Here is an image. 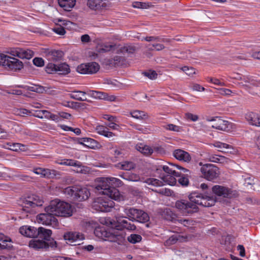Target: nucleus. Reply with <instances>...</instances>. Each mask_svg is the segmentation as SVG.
Masks as SVG:
<instances>
[{
    "label": "nucleus",
    "instance_id": "nucleus-55",
    "mask_svg": "<svg viewBox=\"0 0 260 260\" xmlns=\"http://www.w3.org/2000/svg\"><path fill=\"white\" fill-rule=\"evenodd\" d=\"M164 213L167 214V217H166V219L169 220H171L173 222H174V220L176 219L174 217H173V215H174L171 211H170L169 209H167L164 211Z\"/></svg>",
    "mask_w": 260,
    "mask_h": 260
},
{
    "label": "nucleus",
    "instance_id": "nucleus-3",
    "mask_svg": "<svg viewBox=\"0 0 260 260\" xmlns=\"http://www.w3.org/2000/svg\"><path fill=\"white\" fill-rule=\"evenodd\" d=\"M122 182L119 179L114 177H102L99 178V182L95 188L103 195H107L115 201H120L123 199V197L120 194L119 190L115 187L121 186Z\"/></svg>",
    "mask_w": 260,
    "mask_h": 260
},
{
    "label": "nucleus",
    "instance_id": "nucleus-4",
    "mask_svg": "<svg viewBox=\"0 0 260 260\" xmlns=\"http://www.w3.org/2000/svg\"><path fill=\"white\" fill-rule=\"evenodd\" d=\"M47 210L57 216L70 217L73 214L72 207L70 204L58 200L52 201L47 206Z\"/></svg>",
    "mask_w": 260,
    "mask_h": 260
},
{
    "label": "nucleus",
    "instance_id": "nucleus-35",
    "mask_svg": "<svg viewBox=\"0 0 260 260\" xmlns=\"http://www.w3.org/2000/svg\"><path fill=\"white\" fill-rule=\"evenodd\" d=\"M86 92L80 90H74L71 93L69 94V96L73 99L79 101H86V98H83L82 96H84Z\"/></svg>",
    "mask_w": 260,
    "mask_h": 260
},
{
    "label": "nucleus",
    "instance_id": "nucleus-7",
    "mask_svg": "<svg viewBox=\"0 0 260 260\" xmlns=\"http://www.w3.org/2000/svg\"><path fill=\"white\" fill-rule=\"evenodd\" d=\"M94 233L97 237L104 240L115 241H122L124 239L123 235L120 234L119 232H115L114 230L107 231L104 227L96 228Z\"/></svg>",
    "mask_w": 260,
    "mask_h": 260
},
{
    "label": "nucleus",
    "instance_id": "nucleus-24",
    "mask_svg": "<svg viewBox=\"0 0 260 260\" xmlns=\"http://www.w3.org/2000/svg\"><path fill=\"white\" fill-rule=\"evenodd\" d=\"M37 233V237L42 239L43 241H46L47 242L51 241V236L52 235V231L49 229H46L43 227H40L38 228Z\"/></svg>",
    "mask_w": 260,
    "mask_h": 260
},
{
    "label": "nucleus",
    "instance_id": "nucleus-54",
    "mask_svg": "<svg viewBox=\"0 0 260 260\" xmlns=\"http://www.w3.org/2000/svg\"><path fill=\"white\" fill-rule=\"evenodd\" d=\"M185 117L192 121H196L199 119V117L197 115L193 114L190 113L185 114Z\"/></svg>",
    "mask_w": 260,
    "mask_h": 260
},
{
    "label": "nucleus",
    "instance_id": "nucleus-1",
    "mask_svg": "<svg viewBox=\"0 0 260 260\" xmlns=\"http://www.w3.org/2000/svg\"><path fill=\"white\" fill-rule=\"evenodd\" d=\"M188 198L189 201L181 200L175 203V207L184 216H190L199 211L198 206L209 207L214 205L215 200L213 197L193 192Z\"/></svg>",
    "mask_w": 260,
    "mask_h": 260
},
{
    "label": "nucleus",
    "instance_id": "nucleus-25",
    "mask_svg": "<svg viewBox=\"0 0 260 260\" xmlns=\"http://www.w3.org/2000/svg\"><path fill=\"white\" fill-rule=\"evenodd\" d=\"M63 237L64 240L71 242L79 241L84 238L83 234L79 232H68L64 234Z\"/></svg>",
    "mask_w": 260,
    "mask_h": 260
},
{
    "label": "nucleus",
    "instance_id": "nucleus-40",
    "mask_svg": "<svg viewBox=\"0 0 260 260\" xmlns=\"http://www.w3.org/2000/svg\"><path fill=\"white\" fill-rule=\"evenodd\" d=\"M89 94L93 98L100 100L105 99V92L98 91L95 90H90Z\"/></svg>",
    "mask_w": 260,
    "mask_h": 260
},
{
    "label": "nucleus",
    "instance_id": "nucleus-56",
    "mask_svg": "<svg viewBox=\"0 0 260 260\" xmlns=\"http://www.w3.org/2000/svg\"><path fill=\"white\" fill-rule=\"evenodd\" d=\"M87 5L91 9H98L97 5L96 3H95V0H88L87 2Z\"/></svg>",
    "mask_w": 260,
    "mask_h": 260
},
{
    "label": "nucleus",
    "instance_id": "nucleus-18",
    "mask_svg": "<svg viewBox=\"0 0 260 260\" xmlns=\"http://www.w3.org/2000/svg\"><path fill=\"white\" fill-rule=\"evenodd\" d=\"M56 245V241L53 239L49 243L46 241L40 239H32L29 241V246L35 250H39L40 249H47L50 247H53Z\"/></svg>",
    "mask_w": 260,
    "mask_h": 260
},
{
    "label": "nucleus",
    "instance_id": "nucleus-20",
    "mask_svg": "<svg viewBox=\"0 0 260 260\" xmlns=\"http://www.w3.org/2000/svg\"><path fill=\"white\" fill-rule=\"evenodd\" d=\"M38 229L30 226H22L19 229V233L24 236L30 238L37 237Z\"/></svg>",
    "mask_w": 260,
    "mask_h": 260
},
{
    "label": "nucleus",
    "instance_id": "nucleus-45",
    "mask_svg": "<svg viewBox=\"0 0 260 260\" xmlns=\"http://www.w3.org/2000/svg\"><path fill=\"white\" fill-rule=\"evenodd\" d=\"M83 139L84 142V146L91 148H94L97 143L95 140L91 138H83Z\"/></svg>",
    "mask_w": 260,
    "mask_h": 260
},
{
    "label": "nucleus",
    "instance_id": "nucleus-63",
    "mask_svg": "<svg viewBox=\"0 0 260 260\" xmlns=\"http://www.w3.org/2000/svg\"><path fill=\"white\" fill-rule=\"evenodd\" d=\"M58 116H59V118H63L64 119H69L71 116V115L68 113H66L64 112H60L58 113Z\"/></svg>",
    "mask_w": 260,
    "mask_h": 260
},
{
    "label": "nucleus",
    "instance_id": "nucleus-13",
    "mask_svg": "<svg viewBox=\"0 0 260 260\" xmlns=\"http://www.w3.org/2000/svg\"><path fill=\"white\" fill-rule=\"evenodd\" d=\"M212 191L215 195L226 198H232L236 194L235 191L225 186L216 185L212 187Z\"/></svg>",
    "mask_w": 260,
    "mask_h": 260
},
{
    "label": "nucleus",
    "instance_id": "nucleus-53",
    "mask_svg": "<svg viewBox=\"0 0 260 260\" xmlns=\"http://www.w3.org/2000/svg\"><path fill=\"white\" fill-rule=\"evenodd\" d=\"M31 112L26 109H19L17 110V114L21 116H24L30 114Z\"/></svg>",
    "mask_w": 260,
    "mask_h": 260
},
{
    "label": "nucleus",
    "instance_id": "nucleus-60",
    "mask_svg": "<svg viewBox=\"0 0 260 260\" xmlns=\"http://www.w3.org/2000/svg\"><path fill=\"white\" fill-rule=\"evenodd\" d=\"M192 89L193 90L198 91H203L205 90V88L198 84H194L192 86Z\"/></svg>",
    "mask_w": 260,
    "mask_h": 260
},
{
    "label": "nucleus",
    "instance_id": "nucleus-47",
    "mask_svg": "<svg viewBox=\"0 0 260 260\" xmlns=\"http://www.w3.org/2000/svg\"><path fill=\"white\" fill-rule=\"evenodd\" d=\"M242 178L244 181V184L245 186L252 185L254 184L253 177L250 175L245 174L244 175H242Z\"/></svg>",
    "mask_w": 260,
    "mask_h": 260
},
{
    "label": "nucleus",
    "instance_id": "nucleus-43",
    "mask_svg": "<svg viewBox=\"0 0 260 260\" xmlns=\"http://www.w3.org/2000/svg\"><path fill=\"white\" fill-rule=\"evenodd\" d=\"M163 127L168 131H171L176 132H180L182 130L181 127L174 125L173 124H168L163 125Z\"/></svg>",
    "mask_w": 260,
    "mask_h": 260
},
{
    "label": "nucleus",
    "instance_id": "nucleus-8",
    "mask_svg": "<svg viewBox=\"0 0 260 260\" xmlns=\"http://www.w3.org/2000/svg\"><path fill=\"white\" fill-rule=\"evenodd\" d=\"M105 197L98 198L92 204L93 209L100 212H109L114 206V203L107 195Z\"/></svg>",
    "mask_w": 260,
    "mask_h": 260
},
{
    "label": "nucleus",
    "instance_id": "nucleus-42",
    "mask_svg": "<svg viewBox=\"0 0 260 260\" xmlns=\"http://www.w3.org/2000/svg\"><path fill=\"white\" fill-rule=\"evenodd\" d=\"M10 147V149L14 151H17L19 150L24 151L25 148V146L20 143H8Z\"/></svg>",
    "mask_w": 260,
    "mask_h": 260
},
{
    "label": "nucleus",
    "instance_id": "nucleus-34",
    "mask_svg": "<svg viewBox=\"0 0 260 260\" xmlns=\"http://www.w3.org/2000/svg\"><path fill=\"white\" fill-rule=\"evenodd\" d=\"M136 221L141 223H145L147 222L149 219V217L148 214L144 211L138 209V212H137Z\"/></svg>",
    "mask_w": 260,
    "mask_h": 260
},
{
    "label": "nucleus",
    "instance_id": "nucleus-17",
    "mask_svg": "<svg viewBox=\"0 0 260 260\" xmlns=\"http://www.w3.org/2000/svg\"><path fill=\"white\" fill-rule=\"evenodd\" d=\"M46 213H40L37 216L39 221L45 225H52L55 224L57 221L56 218L55 217V214L53 212H49L47 210V207L45 209Z\"/></svg>",
    "mask_w": 260,
    "mask_h": 260
},
{
    "label": "nucleus",
    "instance_id": "nucleus-44",
    "mask_svg": "<svg viewBox=\"0 0 260 260\" xmlns=\"http://www.w3.org/2000/svg\"><path fill=\"white\" fill-rule=\"evenodd\" d=\"M143 177H141L136 174L128 172L127 181L134 182L140 181L142 182V180H143Z\"/></svg>",
    "mask_w": 260,
    "mask_h": 260
},
{
    "label": "nucleus",
    "instance_id": "nucleus-19",
    "mask_svg": "<svg viewBox=\"0 0 260 260\" xmlns=\"http://www.w3.org/2000/svg\"><path fill=\"white\" fill-rule=\"evenodd\" d=\"M45 56L50 61H57L61 59L64 53L60 50L45 49L44 51Z\"/></svg>",
    "mask_w": 260,
    "mask_h": 260
},
{
    "label": "nucleus",
    "instance_id": "nucleus-33",
    "mask_svg": "<svg viewBox=\"0 0 260 260\" xmlns=\"http://www.w3.org/2000/svg\"><path fill=\"white\" fill-rule=\"evenodd\" d=\"M136 149L141 153L146 155H148L152 153L153 150L149 146L140 143L136 146Z\"/></svg>",
    "mask_w": 260,
    "mask_h": 260
},
{
    "label": "nucleus",
    "instance_id": "nucleus-26",
    "mask_svg": "<svg viewBox=\"0 0 260 260\" xmlns=\"http://www.w3.org/2000/svg\"><path fill=\"white\" fill-rule=\"evenodd\" d=\"M95 131L99 135L108 138H111L115 136V134L109 131V128L107 126L103 125L97 126L95 128Z\"/></svg>",
    "mask_w": 260,
    "mask_h": 260
},
{
    "label": "nucleus",
    "instance_id": "nucleus-64",
    "mask_svg": "<svg viewBox=\"0 0 260 260\" xmlns=\"http://www.w3.org/2000/svg\"><path fill=\"white\" fill-rule=\"evenodd\" d=\"M237 249L240 251V255L244 257L245 255V251L244 247L242 245H239L237 246Z\"/></svg>",
    "mask_w": 260,
    "mask_h": 260
},
{
    "label": "nucleus",
    "instance_id": "nucleus-30",
    "mask_svg": "<svg viewBox=\"0 0 260 260\" xmlns=\"http://www.w3.org/2000/svg\"><path fill=\"white\" fill-rule=\"evenodd\" d=\"M0 241H2L3 242V244L0 243L1 249H10L13 247L12 244L6 243L8 242H12L11 239L8 237L5 236L2 233H0Z\"/></svg>",
    "mask_w": 260,
    "mask_h": 260
},
{
    "label": "nucleus",
    "instance_id": "nucleus-14",
    "mask_svg": "<svg viewBox=\"0 0 260 260\" xmlns=\"http://www.w3.org/2000/svg\"><path fill=\"white\" fill-rule=\"evenodd\" d=\"M100 69V65L95 62L81 64L77 68V71L82 74L96 73Z\"/></svg>",
    "mask_w": 260,
    "mask_h": 260
},
{
    "label": "nucleus",
    "instance_id": "nucleus-23",
    "mask_svg": "<svg viewBox=\"0 0 260 260\" xmlns=\"http://www.w3.org/2000/svg\"><path fill=\"white\" fill-rule=\"evenodd\" d=\"M33 172L37 175H40L42 177L47 178H52L56 174L55 170L41 168L34 169Z\"/></svg>",
    "mask_w": 260,
    "mask_h": 260
},
{
    "label": "nucleus",
    "instance_id": "nucleus-59",
    "mask_svg": "<svg viewBox=\"0 0 260 260\" xmlns=\"http://www.w3.org/2000/svg\"><path fill=\"white\" fill-rule=\"evenodd\" d=\"M116 121L111 122L107 124V126L111 128L112 129L118 130L119 128V126L117 125L115 122Z\"/></svg>",
    "mask_w": 260,
    "mask_h": 260
},
{
    "label": "nucleus",
    "instance_id": "nucleus-39",
    "mask_svg": "<svg viewBox=\"0 0 260 260\" xmlns=\"http://www.w3.org/2000/svg\"><path fill=\"white\" fill-rule=\"evenodd\" d=\"M142 238L141 235L133 234L127 237V240L131 243L136 244L140 242L142 240Z\"/></svg>",
    "mask_w": 260,
    "mask_h": 260
},
{
    "label": "nucleus",
    "instance_id": "nucleus-5",
    "mask_svg": "<svg viewBox=\"0 0 260 260\" xmlns=\"http://www.w3.org/2000/svg\"><path fill=\"white\" fill-rule=\"evenodd\" d=\"M63 191L69 197L80 202L87 200L90 194L87 188L80 186H69L66 188Z\"/></svg>",
    "mask_w": 260,
    "mask_h": 260
},
{
    "label": "nucleus",
    "instance_id": "nucleus-46",
    "mask_svg": "<svg viewBox=\"0 0 260 260\" xmlns=\"http://www.w3.org/2000/svg\"><path fill=\"white\" fill-rule=\"evenodd\" d=\"M179 240V236L177 235H174L167 239L165 242L166 246H170L175 244Z\"/></svg>",
    "mask_w": 260,
    "mask_h": 260
},
{
    "label": "nucleus",
    "instance_id": "nucleus-41",
    "mask_svg": "<svg viewBox=\"0 0 260 260\" xmlns=\"http://www.w3.org/2000/svg\"><path fill=\"white\" fill-rule=\"evenodd\" d=\"M225 157L217 155H212L209 156V160L211 162L216 163H223L225 160Z\"/></svg>",
    "mask_w": 260,
    "mask_h": 260
},
{
    "label": "nucleus",
    "instance_id": "nucleus-58",
    "mask_svg": "<svg viewBox=\"0 0 260 260\" xmlns=\"http://www.w3.org/2000/svg\"><path fill=\"white\" fill-rule=\"evenodd\" d=\"M135 51V47L131 46H124L123 48L122 51L126 52L128 53H133Z\"/></svg>",
    "mask_w": 260,
    "mask_h": 260
},
{
    "label": "nucleus",
    "instance_id": "nucleus-16",
    "mask_svg": "<svg viewBox=\"0 0 260 260\" xmlns=\"http://www.w3.org/2000/svg\"><path fill=\"white\" fill-rule=\"evenodd\" d=\"M9 53L12 56H17L21 59H29L34 55V52L31 50L21 48H11Z\"/></svg>",
    "mask_w": 260,
    "mask_h": 260
},
{
    "label": "nucleus",
    "instance_id": "nucleus-62",
    "mask_svg": "<svg viewBox=\"0 0 260 260\" xmlns=\"http://www.w3.org/2000/svg\"><path fill=\"white\" fill-rule=\"evenodd\" d=\"M9 136L8 133L0 128V139H6Z\"/></svg>",
    "mask_w": 260,
    "mask_h": 260
},
{
    "label": "nucleus",
    "instance_id": "nucleus-28",
    "mask_svg": "<svg viewBox=\"0 0 260 260\" xmlns=\"http://www.w3.org/2000/svg\"><path fill=\"white\" fill-rule=\"evenodd\" d=\"M59 6L67 11H70L76 3V0H58Z\"/></svg>",
    "mask_w": 260,
    "mask_h": 260
},
{
    "label": "nucleus",
    "instance_id": "nucleus-2",
    "mask_svg": "<svg viewBox=\"0 0 260 260\" xmlns=\"http://www.w3.org/2000/svg\"><path fill=\"white\" fill-rule=\"evenodd\" d=\"M175 166L185 174H182L181 172H177L168 166H160L156 169V171L158 173L159 171L161 172L159 177L165 183L170 185H174L176 183V177H179L180 178L178 179L179 184L182 186H187L189 183L188 177L190 175V171L178 165H175Z\"/></svg>",
    "mask_w": 260,
    "mask_h": 260
},
{
    "label": "nucleus",
    "instance_id": "nucleus-61",
    "mask_svg": "<svg viewBox=\"0 0 260 260\" xmlns=\"http://www.w3.org/2000/svg\"><path fill=\"white\" fill-rule=\"evenodd\" d=\"M133 126L135 129L141 132L142 133L145 134L148 132L147 128H143L139 125L135 124Z\"/></svg>",
    "mask_w": 260,
    "mask_h": 260
},
{
    "label": "nucleus",
    "instance_id": "nucleus-52",
    "mask_svg": "<svg viewBox=\"0 0 260 260\" xmlns=\"http://www.w3.org/2000/svg\"><path fill=\"white\" fill-rule=\"evenodd\" d=\"M54 32L59 35H63L66 33L64 27L60 25L57 26L53 29Z\"/></svg>",
    "mask_w": 260,
    "mask_h": 260
},
{
    "label": "nucleus",
    "instance_id": "nucleus-57",
    "mask_svg": "<svg viewBox=\"0 0 260 260\" xmlns=\"http://www.w3.org/2000/svg\"><path fill=\"white\" fill-rule=\"evenodd\" d=\"M159 40V37H155V36H149L146 37L142 39V40H145L147 42H151V41H156L158 42Z\"/></svg>",
    "mask_w": 260,
    "mask_h": 260
},
{
    "label": "nucleus",
    "instance_id": "nucleus-6",
    "mask_svg": "<svg viewBox=\"0 0 260 260\" xmlns=\"http://www.w3.org/2000/svg\"><path fill=\"white\" fill-rule=\"evenodd\" d=\"M0 65L7 70L14 72L20 71L23 68L21 61L4 54H0Z\"/></svg>",
    "mask_w": 260,
    "mask_h": 260
},
{
    "label": "nucleus",
    "instance_id": "nucleus-9",
    "mask_svg": "<svg viewBox=\"0 0 260 260\" xmlns=\"http://www.w3.org/2000/svg\"><path fill=\"white\" fill-rule=\"evenodd\" d=\"M44 201L39 196L33 194L23 200L21 204L22 210L28 213L33 212V209L36 207L42 206Z\"/></svg>",
    "mask_w": 260,
    "mask_h": 260
},
{
    "label": "nucleus",
    "instance_id": "nucleus-37",
    "mask_svg": "<svg viewBox=\"0 0 260 260\" xmlns=\"http://www.w3.org/2000/svg\"><path fill=\"white\" fill-rule=\"evenodd\" d=\"M214 145L215 147L219 149V151L223 152H229V151L228 150L233 149L232 145L220 142H215Z\"/></svg>",
    "mask_w": 260,
    "mask_h": 260
},
{
    "label": "nucleus",
    "instance_id": "nucleus-32",
    "mask_svg": "<svg viewBox=\"0 0 260 260\" xmlns=\"http://www.w3.org/2000/svg\"><path fill=\"white\" fill-rule=\"evenodd\" d=\"M142 182L145 183L150 185L158 187L164 185L163 182H165L162 180L161 181L153 178H145L144 177L143 180H142Z\"/></svg>",
    "mask_w": 260,
    "mask_h": 260
},
{
    "label": "nucleus",
    "instance_id": "nucleus-27",
    "mask_svg": "<svg viewBox=\"0 0 260 260\" xmlns=\"http://www.w3.org/2000/svg\"><path fill=\"white\" fill-rule=\"evenodd\" d=\"M115 167L118 169L129 171L136 167L135 164L132 161H124L115 165Z\"/></svg>",
    "mask_w": 260,
    "mask_h": 260
},
{
    "label": "nucleus",
    "instance_id": "nucleus-22",
    "mask_svg": "<svg viewBox=\"0 0 260 260\" xmlns=\"http://www.w3.org/2000/svg\"><path fill=\"white\" fill-rule=\"evenodd\" d=\"M173 156L178 160L186 162L190 161L191 157L188 152L182 149H177L173 152Z\"/></svg>",
    "mask_w": 260,
    "mask_h": 260
},
{
    "label": "nucleus",
    "instance_id": "nucleus-15",
    "mask_svg": "<svg viewBox=\"0 0 260 260\" xmlns=\"http://www.w3.org/2000/svg\"><path fill=\"white\" fill-rule=\"evenodd\" d=\"M207 120L213 121L212 127L219 130L228 132L233 128V124L232 123L218 117L215 118L208 119Z\"/></svg>",
    "mask_w": 260,
    "mask_h": 260
},
{
    "label": "nucleus",
    "instance_id": "nucleus-31",
    "mask_svg": "<svg viewBox=\"0 0 260 260\" xmlns=\"http://www.w3.org/2000/svg\"><path fill=\"white\" fill-rule=\"evenodd\" d=\"M116 48L115 44H110L109 43H103L101 45H99L97 48L98 52L99 53H105L110 51L115 50Z\"/></svg>",
    "mask_w": 260,
    "mask_h": 260
},
{
    "label": "nucleus",
    "instance_id": "nucleus-48",
    "mask_svg": "<svg viewBox=\"0 0 260 260\" xmlns=\"http://www.w3.org/2000/svg\"><path fill=\"white\" fill-rule=\"evenodd\" d=\"M182 71L188 76L192 77L194 74H196V70L194 68L192 67H188L187 66L183 67L181 68Z\"/></svg>",
    "mask_w": 260,
    "mask_h": 260
},
{
    "label": "nucleus",
    "instance_id": "nucleus-49",
    "mask_svg": "<svg viewBox=\"0 0 260 260\" xmlns=\"http://www.w3.org/2000/svg\"><path fill=\"white\" fill-rule=\"evenodd\" d=\"M143 74L146 77H147L150 79H155L157 76V74L154 71H149L144 72Z\"/></svg>",
    "mask_w": 260,
    "mask_h": 260
},
{
    "label": "nucleus",
    "instance_id": "nucleus-29",
    "mask_svg": "<svg viewBox=\"0 0 260 260\" xmlns=\"http://www.w3.org/2000/svg\"><path fill=\"white\" fill-rule=\"evenodd\" d=\"M124 213L126 215L129 220L132 221H135L136 218L137 212H138V209L134 208H125L123 210Z\"/></svg>",
    "mask_w": 260,
    "mask_h": 260
},
{
    "label": "nucleus",
    "instance_id": "nucleus-36",
    "mask_svg": "<svg viewBox=\"0 0 260 260\" xmlns=\"http://www.w3.org/2000/svg\"><path fill=\"white\" fill-rule=\"evenodd\" d=\"M55 162L56 164H59V165H61L75 166V167L80 166V162H79L77 160H73V159H63L57 160Z\"/></svg>",
    "mask_w": 260,
    "mask_h": 260
},
{
    "label": "nucleus",
    "instance_id": "nucleus-21",
    "mask_svg": "<svg viewBox=\"0 0 260 260\" xmlns=\"http://www.w3.org/2000/svg\"><path fill=\"white\" fill-rule=\"evenodd\" d=\"M245 118L249 124L260 126V115L258 113L249 112L246 114Z\"/></svg>",
    "mask_w": 260,
    "mask_h": 260
},
{
    "label": "nucleus",
    "instance_id": "nucleus-38",
    "mask_svg": "<svg viewBox=\"0 0 260 260\" xmlns=\"http://www.w3.org/2000/svg\"><path fill=\"white\" fill-rule=\"evenodd\" d=\"M131 115L137 119L143 120L148 118L147 114L142 111L134 110L131 112Z\"/></svg>",
    "mask_w": 260,
    "mask_h": 260
},
{
    "label": "nucleus",
    "instance_id": "nucleus-11",
    "mask_svg": "<svg viewBox=\"0 0 260 260\" xmlns=\"http://www.w3.org/2000/svg\"><path fill=\"white\" fill-rule=\"evenodd\" d=\"M46 71L48 74L57 73L59 75H66L70 73V69L66 63H61L55 64L49 63L45 68Z\"/></svg>",
    "mask_w": 260,
    "mask_h": 260
},
{
    "label": "nucleus",
    "instance_id": "nucleus-12",
    "mask_svg": "<svg viewBox=\"0 0 260 260\" xmlns=\"http://www.w3.org/2000/svg\"><path fill=\"white\" fill-rule=\"evenodd\" d=\"M106 223L110 225L112 228H115L117 230L121 231L123 229H126L128 231H134L136 229L135 224L121 218H118L116 222L108 218L107 219Z\"/></svg>",
    "mask_w": 260,
    "mask_h": 260
},
{
    "label": "nucleus",
    "instance_id": "nucleus-50",
    "mask_svg": "<svg viewBox=\"0 0 260 260\" xmlns=\"http://www.w3.org/2000/svg\"><path fill=\"white\" fill-rule=\"evenodd\" d=\"M34 64L37 67H41L44 65V61L43 58L40 57H35L33 60Z\"/></svg>",
    "mask_w": 260,
    "mask_h": 260
},
{
    "label": "nucleus",
    "instance_id": "nucleus-51",
    "mask_svg": "<svg viewBox=\"0 0 260 260\" xmlns=\"http://www.w3.org/2000/svg\"><path fill=\"white\" fill-rule=\"evenodd\" d=\"M95 3H96V5H97L98 9L107 7V6L108 5V0H95Z\"/></svg>",
    "mask_w": 260,
    "mask_h": 260
},
{
    "label": "nucleus",
    "instance_id": "nucleus-10",
    "mask_svg": "<svg viewBox=\"0 0 260 260\" xmlns=\"http://www.w3.org/2000/svg\"><path fill=\"white\" fill-rule=\"evenodd\" d=\"M199 165L202 166L201 172L207 180L212 181L219 176V171L215 166L210 164L203 165L202 162L199 163Z\"/></svg>",
    "mask_w": 260,
    "mask_h": 260
}]
</instances>
